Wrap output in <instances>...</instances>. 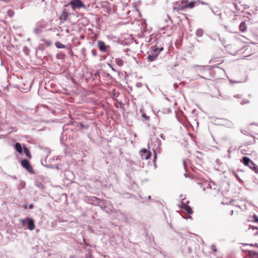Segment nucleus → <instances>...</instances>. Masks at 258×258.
<instances>
[{
  "mask_svg": "<svg viewBox=\"0 0 258 258\" xmlns=\"http://www.w3.org/2000/svg\"><path fill=\"white\" fill-rule=\"evenodd\" d=\"M69 16V13L66 9L63 10L59 17V19L61 23H64L68 19Z\"/></svg>",
  "mask_w": 258,
  "mask_h": 258,
  "instance_id": "5",
  "label": "nucleus"
},
{
  "mask_svg": "<svg viewBox=\"0 0 258 258\" xmlns=\"http://www.w3.org/2000/svg\"><path fill=\"white\" fill-rule=\"evenodd\" d=\"M163 50V48L162 47L159 48L156 45L152 46L151 51L154 54H157V56L159 55L160 52H161Z\"/></svg>",
  "mask_w": 258,
  "mask_h": 258,
  "instance_id": "6",
  "label": "nucleus"
},
{
  "mask_svg": "<svg viewBox=\"0 0 258 258\" xmlns=\"http://www.w3.org/2000/svg\"><path fill=\"white\" fill-rule=\"evenodd\" d=\"M244 151H245L244 150H242L241 151V153H242V154H246V153Z\"/></svg>",
  "mask_w": 258,
  "mask_h": 258,
  "instance_id": "25",
  "label": "nucleus"
},
{
  "mask_svg": "<svg viewBox=\"0 0 258 258\" xmlns=\"http://www.w3.org/2000/svg\"><path fill=\"white\" fill-rule=\"evenodd\" d=\"M27 222L28 223V228L30 230H32L35 228L34 221L31 218H27Z\"/></svg>",
  "mask_w": 258,
  "mask_h": 258,
  "instance_id": "7",
  "label": "nucleus"
},
{
  "mask_svg": "<svg viewBox=\"0 0 258 258\" xmlns=\"http://www.w3.org/2000/svg\"><path fill=\"white\" fill-rule=\"evenodd\" d=\"M254 245L258 247V244L257 243H255Z\"/></svg>",
  "mask_w": 258,
  "mask_h": 258,
  "instance_id": "27",
  "label": "nucleus"
},
{
  "mask_svg": "<svg viewBox=\"0 0 258 258\" xmlns=\"http://www.w3.org/2000/svg\"><path fill=\"white\" fill-rule=\"evenodd\" d=\"M157 54H154L153 53L152 54H149L147 59L150 62L154 61L157 58Z\"/></svg>",
  "mask_w": 258,
  "mask_h": 258,
  "instance_id": "11",
  "label": "nucleus"
},
{
  "mask_svg": "<svg viewBox=\"0 0 258 258\" xmlns=\"http://www.w3.org/2000/svg\"><path fill=\"white\" fill-rule=\"evenodd\" d=\"M249 254L252 258H258V252L254 251H249Z\"/></svg>",
  "mask_w": 258,
  "mask_h": 258,
  "instance_id": "19",
  "label": "nucleus"
},
{
  "mask_svg": "<svg viewBox=\"0 0 258 258\" xmlns=\"http://www.w3.org/2000/svg\"><path fill=\"white\" fill-rule=\"evenodd\" d=\"M183 209L189 214H191L192 213V211L190 207L188 205H185L183 207Z\"/></svg>",
  "mask_w": 258,
  "mask_h": 258,
  "instance_id": "12",
  "label": "nucleus"
},
{
  "mask_svg": "<svg viewBox=\"0 0 258 258\" xmlns=\"http://www.w3.org/2000/svg\"><path fill=\"white\" fill-rule=\"evenodd\" d=\"M55 46L58 48H66V46L62 44L61 42L59 41H56L55 43Z\"/></svg>",
  "mask_w": 258,
  "mask_h": 258,
  "instance_id": "15",
  "label": "nucleus"
},
{
  "mask_svg": "<svg viewBox=\"0 0 258 258\" xmlns=\"http://www.w3.org/2000/svg\"><path fill=\"white\" fill-rule=\"evenodd\" d=\"M72 9L74 10L79 9L81 8H85L86 7L81 0H72L69 4Z\"/></svg>",
  "mask_w": 258,
  "mask_h": 258,
  "instance_id": "1",
  "label": "nucleus"
},
{
  "mask_svg": "<svg viewBox=\"0 0 258 258\" xmlns=\"http://www.w3.org/2000/svg\"><path fill=\"white\" fill-rule=\"evenodd\" d=\"M115 62L119 67H122L124 64L123 60L120 58H116L115 59Z\"/></svg>",
  "mask_w": 258,
  "mask_h": 258,
  "instance_id": "13",
  "label": "nucleus"
},
{
  "mask_svg": "<svg viewBox=\"0 0 258 258\" xmlns=\"http://www.w3.org/2000/svg\"><path fill=\"white\" fill-rule=\"evenodd\" d=\"M203 34V32L202 30H198L197 31V35L198 36H202Z\"/></svg>",
  "mask_w": 258,
  "mask_h": 258,
  "instance_id": "21",
  "label": "nucleus"
},
{
  "mask_svg": "<svg viewBox=\"0 0 258 258\" xmlns=\"http://www.w3.org/2000/svg\"><path fill=\"white\" fill-rule=\"evenodd\" d=\"M247 166H248L250 169H251L256 173L258 172V167L252 161H251V162L249 164V165H247Z\"/></svg>",
  "mask_w": 258,
  "mask_h": 258,
  "instance_id": "8",
  "label": "nucleus"
},
{
  "mask_svg": "<svg viewBox=\"0 0 258 258\" xmlns=\"http://www.w3.org/2000/svg\"><path fill=\"white\" fill-rule=\"evenodd\" d=\"M97 46L101 52H105L107 50V45L104 42L101 40H98L97 41Z\"/></svg>",
  "mask_w": 258,
  "mask_h": 258,
  "instance_id": "4",
  "label": "nucleus"
},
{
  "mask_svg": "<svg viewBox=\"0 0 258 258\" xmlns=\"http://www.w3.org/2000/svg\"><path fill=\"white\" fill-rule=\"evenodd\" d=\"M29 208L30 209H32L33 208V205L32 204L30 205Z\"/></svg>",
  "mask_w": 258,
  "mask_h": 258,
  "instance_id": "26",
  "label": "nucleus"
},
{
  "mask_svg": "<svg viewBox=\"0 0 258 258\" xmlns=\"http://www.w3.org/2000/svg\"><path fill=\"white\" fill-rule=\"evenodd\" d=\"M7 14L10 17H12L14 15V12L12 10H9L7 12Z\"/></svg>",
  "mask_w": 258,
  "mask_h": 258,
  "instance_id": "20",
  "label": "nucleus"
},
{
  "mask_svg": "<svg viewBox=\"0 0 258 258\" xmlns=\"http://www.w3.org/2000/svg\"><path fill=\"white\" fill-rule=\"evenodd\" d=\"M24 152L25 154V155L29 158H31L30 152L28 148L26 147H24L23 148Z\"/></svg>",
  "mask_w": 258,
  "mask_h": 258,
  "instance_id": "17",
  "label": "nucleus"
},
{
  "mask_svg": "<svg viewBox=\"0 0 258 258\" xmlns=\"http://www.w3.org/2000/svg\"><path fill=\"white\" fill-rule=\"evenodd\" d=\"M254 221L255 222L258 223V217L256 216H254Z\"/></svg>",
  "mask_w": 258,
  "mask_h": 258,
  "instance_id": "24",
  "label": "nucleus"
},
{
  "mask_svg": "<svg viewBox=\"0 0 258 258\" xmlns=\"http://www.w3.org/2000/svg\"><path fill=\"white\" fill-rule=\"evenodd\" d=\"M142 116L143 118H144L146 120H149V116H147L146 114H143L142 115Z\"/></svg>",
  "mask_w": 258,
  "mask_h": 258,
  "instance_id": "22",
  "label": "nucleus"
},
{
  "mask_svg": "<svg viewBox=\"0 0 258 258\" xmlns=\"http://www.w3.org/2000/svg\"><path fill=\"white\" fill-rule=\"evenodd\" d=\"M140 155L142 160H148L151 158V153L147 149H143L140 151Z\"/></svg>",
  "mask_w": 258,
  "mask_h": 258,
  "instance_id": "2",
  "label": "nucleus"
},
{
  "mask_svg": "<svg viewBox=\"0 0 258 258\" xmlns=\"http://www.w3.org/2000/svg\"><path fill=\"white\" fill-rule=\"evenodd\" d=\"M247 29V26L244 22H242L239 25V30L241 32H245Z\"/></svg>",
  "mask_w": 258,
  "mask_h": 258,
  "instance_id": "10",
  "label": "nucleus"
},
{
  "mask_svg": "<svg viewBox=\"0 0 258 258\" xmlns=\"http://www.w3.org/2000/svg\"><path fill=\"white\" fill-rule=\"evenodd\" d=\"M185 9H186V7H184V5H178L176 6V7L174 8V9H175L177 11V12H179L180 11L184 10Z\"/></svg>",
  "mask_w": 258,
  "mask_h": 258,
  "instance_id": "16",
  "label": "nucleus"
},
{
  "mask_svg": "<svg viewBox=\"0 0 258 258\" xmlns=\"http://www.w3.org/2000/svg\"><path fill=\"white\" fill-rule=\"evenodd\" d=\"M240 161L245 165H249V164L251 162V160L247 157H243Z\"/></svg>",
  "mask_w": 258,
  "mask_h": 258,
  "instance_id": "9",
  "label": "nucleus"
},
{
  "mask_svg": "<svg viewBox=\"0 0 258 258\" xmlns=\"http://www.w3.org/2000/svg\"><path fill=\"white\" fill-rule=\"evenodd\" d=\"M181 4H184V1H181Z\"/></svg>",
  "mask_w": 258,
  "mask_h": 258,
  "instance_id": "28",
  "label": "nucleus"
},
{
  "mask_svg": "<svg viewBox=\"0 0 258 258\" xmlns=\"http://www.w3.org/2000/svg\"><path fill=\"white\" fill-rule=\"evenodd\" d=\"M233 211H231V215L233 214Z\"/></svg>",
  "mask_w": 258,
  "mask_h": 258,
  "instance_id": "29",
  "label": "nucleus"
},
{
  "mask_svg": "<svg viewBox=\"0 0 258 258\" xmlns=\"http://www.w3.org/2000/svg\"><path fill=\"white\" fill-rule=\"evenodd\" d=\"M26 221H27V219H22V220H21V222L23 225H25L26 223Z\"/></svg>",
  "mask_w": 258,
  "mask_h": 258,
  "instance_id": "23",
  "label": "nucleus"
},
{
  "mask_svg": "<svg viewBox=\"0 0 258 258\" xmlns=\"http://www.w3.org/2000/svg\"><path fill=\"white\" fill-rule=\"evenodd\" d=\"M22 166L25 168L29 172L33 173V169L29 161L26 159H23L21 162Z\"/></svg>",
  "mask_w": 258,
  "mask_h": 258,
  "instance_id": "3",
  "label": "nucleus"
},
{
  "mask_svg": "<svg viewBox=\"0 0 258 258\" xmlns=\"http://www.w3.org/2000/svg\"><path fill=\"white\" fill-rule=\"evenodd\" d=\"M195 4L196 2H191L187 5L185 4L184 7H186V8H192L195 7Z\"/></svg>",
  "mask_w": 258,
  "mask_h": 258,
  "instance_id": "18",
  "label": "nucleus"
},
{
  "mask_svg": "<svg viewBox=\"0 0 258 258\" xmlns=\"http://www.w3.org/2000/svg\"><path fill=\"white\" fill-rule=\"evenodd\" d=\"M15 149L20 153H21L22 152V148L21 144L19 143H16L15 145Z\"/></svg>",
  "mask_w": 258,
  "mask_h": 258,
  "instance_id": "14",
  "label": "nucleus"
}]
</instances>
